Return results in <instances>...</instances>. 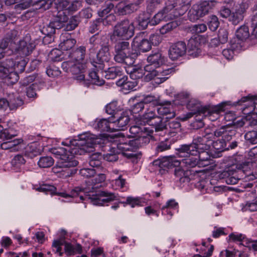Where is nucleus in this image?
<instances>
[{"label": "nucleus", "instance_id": "f257e3e1", "mask_svg": "<svg viewBox=\"0 0 257 257\" xmlns=\"http://www.w3.org/2000/svg\"><path fill=\"white\" fill-rule=\"evenodd\" d=\"M101 143V139L95 135L86 132L79 135L77 139H66L62 142L65 148L59 147L52 149V154L59 159L52 172L58 176L66 178L74 173L70 168L77 165L74 159L75 155H81L92 151L94 145Z\"/></svg>", "mask_w": 257, "mask_h": 257}, {"label": "nucleus", "instance_id": "f03ea898", "mask_svg": "<svg viewBox=\"0 0 257 257\" xmlns=\"http://www.w3.org/2000/svg\"><path fill=\"white\" fill-rule=\"evenodd\" d=\"M102 170H98L93 178L86 181V187H75L69 194L64 192L57 194L68 199L67 201H71L73 199L74 202L79 203L87 199L92 204L97 206L104 205L108 202L116 199L117 196L114 194L98 189L100 186L99 184L104 182L106 179L105 174L101 173Z\"/></svg>", "mask_w": 257, "mask_h": 257}, {"label": "nucleus", "instance_id": "7ed1b4c3", "mask_svg": "<svg viewBox=\"0 0 257 257\" xmlns=\"http://www.w3.org/2000/svg\"><path fill=\"white\" fill-rule=\"evenodd\" d=\"M213 137L211 133L206 132L202 137L194 138L192 144L182 145L179 152V156L184 158L181 160V165L191 167L197 165L199 167L208 166L210 157L206 151L209 149L210 144L207 143Z\"/></svg>", "mask_w": 257, "mask_h": 257}, {"label": "nucleus", "instance_id": "20e7f679", "mask_svg": "<svg viewBox=\"0 0 257 257\" xmlns=\"http://www.w3.org/2000/svg\"><path fill=\"white\" fill-rule=\"evenodd\" d=\"M86 49L80 46L69 55V60L63 62L61 66L66 72L70 71L74 76V78L86 86L90 84L100 86L104 83V80L100 78L98 72L91 71L89 72V79H85L84 72L89 66L85 59Z\"/></svg>", "mask_w": 257, "mask_h": 257}, {"label": "nucleus", "instance_id": "39448f33", "mask_svg": "<svg viewBox=\"0 0 257 257\" xmlns=\"http://www.w3.org/2000/svg\"><path fill=\"white\" fill-rule=\"evenodd\" d=\"M18 35L16 30H12L8 37L4 39L0 44V59L3 58L8 51L19 54L22 57L30 55L34 49L35 45L31 41L30 36L27 35L23 40H20L17 44L16 38Z\"/></svg>", "mask_w": 257, "mask_h": 257}, {"label": "nucleus", "instance_id": "423d86ee", "mask_svg": "<svg viewBox=\"0 0 257 257\" xmlns=\"http://www.w3.org/2000/svg\"><path fill=\"white\" fill-rule=\"evenodd\" d=\"M188 8V2L184 0H168L165 7L153 17L150 23L157 25L162 21L174 20L184 15Z\"/></svg>", "mask_w": 257, "mask_h": 257}, {"label": "nucleus", "instance_id": "0eeeda50", "mask_svg": "<svg viewBox=\"0 0 257 257\" xmlns=\"http://www.w3.org/2000/svg\"><path fill=\"white\" fill-rule=\"evenodd\" d=\"M153 134L150 135L143 134L139 136L138 138L131 140L128 137H125L121 133H119V138L115 141V145L121 151H128L126 154L127 158L139 159L141 154L136 153V150L141 144H146L150 142V137Z\"/></svg>", "mask_w": 257, "mask_h": 257}, {"label": "nucleus", "instance_id": "6e6552de", "mask_svg": "<svg viewBox=\"0 0 257 257\" xmlns=\"http://www.w3.org/2000/svg\"><path fill=\"white\" fill-rule=\"evenodd\" d=\"M81 7L79 1L68 2V1H58L56 3V10L54 12L52 20L57 29L63 27L68 20L67 14L77 11Z\"/></svg>", "mask_w": 257, "mask_h": 257}, {"label": "nucleus", "instance_id": "1a4fd4ad", "mask_svg": "<svg viewBox=\"0 0 257 257\" xmlns=\"http://www.w3.org/2000/svg\"><path fill=\"white\" fill-rule=\"evenodd\" d=\"M211 133L213 137L207 143L212 144L213 148L216 151L222 152L228 150V148H226L227 142L229 141L235 135V131L231 127L226 125L217 129L214 133Z\"/></svg>", "mask_w": 257, "mask_h": 257}, {"label": "nucleus", "instance_id": "9d476101", "mask_svg": "<svg viewBox=\"0 0 257 257\" xmlns=\"http://www.w3.org/2000/svg\"><path fill=\"white\" fill-rule=\"evenodd\" d=\"M16 65L12 59H7L4 62H0V73L4 79L10 80L11 83L17 82L19 76L16 71H23L26 65V61L23 59L17 62Z\"/></svg>", "mask_w": 257, "mask_h": 257}, {"label": "nucleus", "instance_id": "9b49d317", "mask_svg": "<svg viewBox=\"0 0 257 257\" xmlns=\"http://www.w3.org/2000/svg\"><path fill=\"white\" fill-rule=\"evenodd\" d=\"M115 55L114 59L118 63H124L131 65L134 63V59L129 55V43L126 41L117 43L115 46Z\"/></svg>", "mask_w": 257, "mask_h": 257}, {"label": "nucleus", "instance_id": "f8f14e48", "mask_svg": "<svg viewBox=\"0 0 257 257\" xmlns=\"http://www.w3.org/2000/svg\"><path fill=\"white\" fill-rule=\"evenodd\" d=\"M214 1H204L200 4L193 5L188 13V18L192 22H195L200 18L206 15L215 6Z\"/></svg>", "mask_w": 257, "mask_h": 257}, {"label": "nucleus", "instance_id": "ddd939ff", "mask_svg": "<svg viewBox=\"0 0 257 257\" xmlns=\"http://www.w3.org/2000/svg\"><path fill=\"white\" fill-rule=\"evenodd\" d=\"M247 5L242 3L235 7V11L232 13L230 10L226 8H223L220 11V16L222 18H227L234 24L237 25L242 20L244 13L247 9Z\"/></svg>", "mask_w": 257, "mask_h": 257}, {"label": "nucleus", "instance_id": "4468645a", "mask_svg": "<svg viewBox=\"0 0 257 257\" xmlns=\"http://www.w3.org/2000/svg\"><path fill=\"white\" fill-rule=\"evenodd\" d=\"M134 23L128 20L117 23L114 28L113 35L117 37L127 40L134 35Z\"/></svg>", "mask_w": 257, "mask_h": 257}, {"label": "nucleus", "instance_id": "2eb2a0df", "mask_svg": "<svg viewBox=\"0 0 257 257\" xmlns=\"http://www.w3.org/2000/svg\"><path fill=\"white\" fill-rule=\"evenodd\" d=\"M142 118L143 120V122H140L141 124H142L143 123H148L152 119H154V121L151 123V125H153L155 133L163 132L166 128V124L163 122L162 119L160 117L156 116L155 109H147L143 114Z\"/></svg>", "mask_w": 257, "mask_h": 257}, {"label": "nucleus", "instance_id": "dca6fc26", "mask_svg": "<svg viewBox=\"0 0 257 257\" xmlns=\"http://www.w3.org/2000/svg\"><path fill=\"white\" fill-rule=\"evenodd\" d=\"M172 71V69H166L162 70L160 67L153 69L151 72H146V79L148 81L153 79L157 84H160L164 82L169 77V75Z\"/></svg>", "mask_w": 257, "mask_h": 257}, {"label": "nucleus", "instance_id": "f3484780", "mask_svg": "<svg viewBox=\"0 0 257 257\" xmlns=\"http://www.w3.org/2000/svg\"><path fill=\"white\" fill-rule=\"evenodd\" d=\"M204 41L205 38L201 35H197L191 38L188 43L189 55L193 57H197L201 53V44Z\"/></svg>", "mask_w": 257, "mask_h": 257}, {"label": "nucleus", "instance_id": "a211bd4d", "mask_svg": "<svg viewBox=\"0 0 257 257\" xmlns=\"http://www.w3.org/2000/svg\"><path fill=\"white\" fill-rule=\"evenodd\" d=\"M118 138H119V133L113 136V140L111 141V146L109 152L103 155L105 160L108 162L116 161L118 159L117 154L120 153L127 157L126 154L129 153L128 151H121L115 145V141Z\"/></svg>", "mask_w": 257, "mask_h": 257}, {"label": "nucleus", "instance_id": "6ab92c4d", "mask_svg": "<svg viewBox=\"0 0 257 257\" xmlns=\"http://www.w3.org/2000/svg\"><path fill=\"white\" fill-rule=\"evenodd\" d=\"M225 103H221L218 105L211 107H203L200 112L201 115L207 117L211 121H214L219 117L220 112L223 111Z\"/></svg>", "mask_w": 257, "mask_h": 257}, {"label": "nucleus", "instance_id": "aec40b11", "mask_svg": "<svg viewBox=\"0 0 257 257\" xmlns=\"http://www.w3.org/2000/svg\"><path fill=\"white\" fill-rule=\"evenodd\" d=\"M148 64L145 66L146 72L152 71L153 69H157L164 63V59L160 52L152 54L147 58Z\"/></svg>", "mask_w": 257, "mask_h": 257}, {"label": "nucleus", "instance_id": "412c9836", "mask_svg": "<svg viewBox=\"0 0 257 257\" xmlns=\"http://www.w3.org/2000/svg\"><path fill=\"white\" fill-rule=\"evenodd\" d=\"M113 117L108 119H96L93 126L95 129L102 132H113L115 128V123L113 122Z\"/></svg>", "mask_w": 257, "mask_h": 257}, {"label": "nucleus", "instance_id": "4be33fe9", "mask_svg": "<svg viewBox=\"0 0 257 257\" xmlns=\"http://www.w3.org/2000/svg\"><path fill=\"white\" fill-rule=\"evenodd\" d=\"M110 55L109 52V48L107 46H102L100 50L97 54L98 62L92 64L98 71V70H102L104 68V62H107L110 59Z\"/></svg>", "mask_w": 257, "mask_h": 257}, {"label": "nucleus", "instance_id": "5701e85b", "mask_svg": "<svg viewBox=\"0 0 257 257\" xmlns=\"http://www.w3.org/2000/svg\"><path fill=\"white\" fill-rule=\"evenodd\" d=\"M145 33L137 35L134 39L132 45L142 52H147L151 49V44L149 40L145 38Z\"/></svg>", "mask_w": 257, "mask_h": 257}, {"label": "nucleus", "instance_id": "b1692460", "mask_svg": "<svg viewBox=\"0 0 257 257\" xmlns=\"http://www.w3.org/2000/svg\"><path fill=\"white\" fill-rule=\"evenodd\" d=\"M186 51V46L183 42H178L172 45L169 49V57L173 60H177L183 56Z\"/></svg>", "mask_w": 257, "mask_h": 257}, {"label": "nucleus", "instance_id": "393cba45", "mask_svg": "<svg viewBox=\"0 0 257 257\" xmlns=\"http://www.w3.org/2000/svg\"><path fill=\"white\" fill-rule=\"evenodd\" d=\"M180 164H181V160H178L174 157H164L161 159L155 160L153 162L154 166H158L161 168H169Z\"/></svg>", "mask_w": 257, "mask_h": 257}, {"label": "nucleus", "instance_id": "a878e982", "mask_svg": "<svg viewBox=\"0 0 257 257\" xmlns=\"http://www.w3.org/2000/svg\"><path fill=\"white\" fill-rule=\"evenodd\" d=\"M242 45L240 42H236V39L231 41L230 46L228 48L224 49L222 51V55L228 60L231 59L234 55L235 52L241 49Z\"/></svg>", "mask_w": 257, "mask_h": 257}, {"label": "nucleus", "instance_id": "bb28decb", "mask_svg": "<svg viewBox=\"0 0 257 257\" xmlns=\"http://www.w3.org/2000/svg\"><path fill=\"white\" fill-rule=\"evenodd\" d=\"M66 233L65 230L61 229L58 233V238L54 240L52 243L53 251L55 253H58L59 256H62L63 253L62 252L61 246L66 242L64 240Z\"/></svg>", "mask_w": 257, "mask_h": 257}, {"label": "nucleus", "instance_id": "cd10ccee", "mask_svg": "<svg viewBox=\"0 0 257 257\" xmlns=\"http://www.w3.org/2000/svg\"><path fill=\"white\" fill-rule=\"evenodd\" d=\"M160 106L157 109L158 114L161 115H166V119L172 118L175 116L173 105L169 102L159 104Z\"/></svg>", "mask_w": 257, "mask_h": 257}, {"label": "nucleus", "instance_id": "c85d7f7f", "mask_svg": "<svg viewBox=\"0 0 257 257\" xmlns=\"http://www.w3.org/2000/svg\"><path fill=\"white\" fill-rule=\"evenodd\" d=\"M178 208V204L174 199H171L168 201L165 205L162 208V214L166 216V218L169 220L173 215V211L177 210Z\"/></svg>", "mask_w": 257, "mask_h": 257}, {"label": "nucleus", "instance_id": "c756f323", "mask_svg": "<svg viewBox=\"0 0 257 257\" xmlns=\"http://www.w3.org/2000/svg\"><path fill=\"white\" fill-rule=\"evenodd\" d=\"M130 133L131 134L129 137L133 138H138L139 136L143 134L150 135L154 133V130L150 127L141 126L139 125L132 126L130 128Z\"/></svg>", "mask_w": 257, "mask_h": 257}, {"label": "nucleus", "instance_id": "7c9ffc66", "mask_svg": "<svg viewBox=\"0 0 257 257\" xmlns=\"http://www.w3.org/2000/svg\"><path fill=\"white\" fill-rule=\"evenodd\" d=\"M60 40L61 42L59 45V47L62 51L70 50L76 43V40L71 38L70 36L67 34L62 35L60 37Z\"/></svg>", "mask_w": 257, "mask_h": 257}, {"label": "nucleus", "instance_id": "2f4dec72", "mask_svg": "<svg viewBox=\"0 0 257 257\" xmlns=\"http://www.w3.org/2000/svg\"><path fill=\"white\" fill-rule=\"evenodd\" d=\"M220 178L225 179L228 184H235L238 182V179L236 177V172L232 169H228L221 172Z\"/></svg>", "mask_w": 257, "mask_h": 257}, {"label": "nucleus", "instance_id": "473e14b6", "mask_svg": "<svg viewBox=\"0 0 257 257\" xmlns=\"http://www.w3.org/2000/svg\"><path fill=\"white\" fill-rule=\"evenodd\" d=\"M64 251L67 255H72L75 254L82 253V248L79 244H72L69 242H65Z\"/></svg>", "mask_w": 257, "mask_h": 257}, {"label": "nucleus", "instance_id": "72a5a7b5", "mask_svg": "<svg viewBox=\"0 0 257 257\" xmlns=\"http://www.w3.org/2000/svg\"><path fill=\"white\" fill-rule=\"evenodd\" d=\"M8 97L11 110L15 109L23 104V100L18 93L9 94Z\"/></svg>", "mask_w": 257, "mask_h": 257}, {"label": "nucleus", "instance_id": "f704fd0d", "mask_svg": "<svg viewBox=\"0 0 257 257\" xmlns=\"http://www.w3.org/2000/svg\"><path fill=\"white\" fill-rule=\"evenodd\" d=\"M138 5L137 1L135 2V4H130L126 5H124V4L122 3H119L117 6L118 13L119 15H122L130 14L133 12L134 11L136 10V7Z\"/></svg>", "mask_w": 257, "mask_h": 257}, {"label": "nucleus", "instance_id": "c9c22d12", "mask_svg": "<svg viewBox=\"0 0 257 257\" xmlns=\"http://www.w3.org/2000/svg\"><path fill=\"white\" fill-rule=\"evenodd\" d=\"M102 156L100 153H94L90 157L89 165L97 171L98 170H103V167H101V159Z\"/></svg>", "mask_w": 257, "mask_h": 257}, {"label": "nucleus", "instance_id": "e433bc0d", "mask_svg": "<svg viewBox=\"0 0 257 257\" xmlns=\"http://www.w3.org/2000/svg\"><path fill=\"white\" fill-rule=\"evenodd\" d=\"M130 121L129 116L125 113H122L118 118L116 120L113 119V122L115 123L114 131L123 130Z\"/></svg>", "mask_w": 257, "mask_h": 257}, {"label": "nucleus", "instance_id": "4c0bfd02", "mask_svg": "<svg viewBox=\"0 0 257 257\" xmlns=\"http://www.w3.org/2000/svg\"><path fill=\"white\" fill-rule=\"evenodd\" d=\"M42 151V149L40 144L37 142H33L29 144L27 149V153L30 157H33L39 155Z\"/></svg>", "mask_w": 257, "mask_h": 257}, {"label": "nucleus", "instance_id": "58836bf2", "mask_svg": "<svg viewBox=\"0 0 257 257\" xmlns=\"http://www.w3.org/2000/svg\"><path fill=\"white\" fill-rule=\"evenodd\" d=\"M128 69L127 72H129L130 77L133 80L140 79L142 78L144 75L146 76L147 74L145 68L143 69L141 68L131 67Z\"/></svg>", "mask_w": 257, "mask_h": 257}, {"label": "nucleus", "instance_id": "ea45409f", "mask_svg": "<svg viewBox=\"0 0 257 257\" xmlns=\"http://www.w3.org/2000/svg\"><path fill=\"white\" fill-rule=\"evenodd\" d=\"M122 75V70L118 67H112L109 68L105 71V77L108 79H113L117 76H120Z\"/></svg>", "mask_w": 257, "mask_h": 257}, {"label": "nucleus", "instance_id": "a19ab883", "mask_svg": "<svg viewBox=\"0 0 257 257\" xmlns=\"http://www.w3.org/2000/svg\"><path fill=\"white\" fill-rule=\"evenodd\" d=\"M249 33L248 27L246 26H242L236 31V37L237 40H236V42H239V41H243L245 40L249 37Z\"/></svg>", "mask_w": 257, "mask_h": 257}, {"label": "nucleus", "instance_id": "79ce46f5", "mask_svg": "<svg viewBox=\"0 0 257 257\" xmlns=\"http://www.w3.org/2000/svg\"><path fill=\"white\" fill-rule=\"evenodd\" d=\"M186 105L188 109L192 111L198 112L200 115H201L202 113L200 111L203 107L200 108V104L196 99L190 98Z\"/></svg>", "mask_w": 257, "mask_h": 257}, {"label": "nucleus", "instance_id": "37998d69", "mask_svg": "<svg viewBox=\"0 0 257 257\" xmlns=\"http://www.w3.org/2000/svg\"><path fill=\"white\" fill-rule=\"evenodd\" d=\"M44 86L43 83L37 86V82H34L27 88V95L29 98H35L37 97L36 91L41 89Z\"/></svg>", "mask_w": 257, "mask_h": 257}, {"label": "nucleus", "instance_id": "c03bdc74", "mask_svg": "<svg viewBox=\"0 0 257 257\" xmlns=\"http://www.w3.org/2000/svg\"><path fill=\"white\" fill-rule=\"evenodd\" d=\"M175 167H176L175 170V175L180 180L188 175V168H191L187 166H182L181 164Z\"/></svg>", "mask_w": 257, "mask_h": 257}, {"label": "nucleus", "instance_id": "a18cd8bd", "mask_svg": "<svg viewBox=\"0 0 257 257\" xmlns=\"http://www.w3.org/2000/svg\"><path fill=\"white\" fill-rule=\"evenodd\" d=\"M190 98L189 93L187 92H181L176 96V104L187 105Z\"/></svg>", "mask_w": 257, "mask_h": 257}, {"label": "nucleus", "instance_id": "49530a36", "mask_svg": "<svg viewBox=\"0 0 257 257\" xmlns=\"http://www.w3.org/2000/svg\"><path fill=\"white\" fill-rule=\"evenodd\" d=\"M79 24V20L76 16H72L65 23V30L66 31H72L75 29Z\"/></svg>", "mask_w": 257, "mask_h": 257}, {"label": "nucleus", "instance_id": "de8ad7c7", "mask_svg": "<svg viewBox=\"0 0 257 257\" xmlns=\"http://www.w3.org/2000/svg\"><path fill=\"white\" fill-rule=\"evenodd\" d=\"M151 21L149 20L148 15L146 14H141L137 20V22L138 24L139 28L140 29H146L149 23H150L151 25H153L150 22Z\"/></svg>", "mask_w": 257, "mask_h": 257}, {"label": "nucleus", "instance_id": "09e8293b", "mask_svg": "<svg viewBox=\"0 0 257 257\" xmlns=\"http://www.w3.org/2000/svg\"><path fill=\"white\" fill-rule=\"evenodd\" d=\"M250 101V103L252 104L251 107L252 111H254L255 113H257V96L248 95L247 96L242 97L240 100L238 101L239 104H241L242 102L246 101Z\"/></svg>", "mask_w": 257, "mask_h": 257}, {"label": "nucleus", "instance_id": "8fccbe9b", "mask_svg": "<svg viewBox=\"0 0 257 257\" xmlns=\"http://www.w3.org/2000/svg\"><path fill=\"white\" fill-rule=\"evenodd\" d=\"M54 164V160L49 156L42 157L38 162V165L40 168H49Z\"/></svg>", "mask_w": 257, "mask_h": 257}, {"label": "nucleus", "instance_id": "3c124183", "mask_svg": "<svg viewBox=\"0 0 257 257\" xmlns=\"http://www.w3.org/2000/svg\"><path fill=\"white\" fill-rule=\"evenodd\" d=\"M18 4L15 6V8L18 10H25L37 4L36 2H33L32 0H16Z\"/></svg>", "mask_w": 257, "mask_h": 257}, {"label": "nucleus", "instance_id": "603ef678", "mask_svg": "<svg viewBox=\"0 0 257 257\" xmlns=\"http://www.w3.org/2000/svg\"><path fill=\"white\" fill-rule=\"evenodd\" d=\"M56 29H57V28L52 21L48 25L43 27L41 30V32L46 36H51L55 33Z\"/></svg>", "mask_w": 257, "mask_h": 257}, {"label": "nucleus", "instance_id": "864d4df0", "mask_svg": "<svg viewBox=\"0 0 257 257\" xmlns=\"http://www.w3.org/2000/svg\"><path fill=\"white\" fill-rule=\"evenodd\" d=\"M143 103H152L154 105H158L160 104V96L157 95H148L144 97L142 101Z\"/></svg>", "mask_w": 257, "mask_h": 257}, {"label": "nucleus", "instance_id": "5fc2aeb1", "mask_svg": "<svg viewBox=\"0 0 257 257\" xmlns=\"http://www.w3.org/2000/svg\"><path fill=\"white\" fill-rule=\"evenodd\" d=\"M35 189L38 191L43 192L47 194H53L55 193L56 188L51 185L43 184L40 187L36 188Z\"/></svg>", "mask_w": 257, "mask_h": 257}, {"label": "nucleus", "instance_id": "6e6d98bb", "mask_svg": "<svg viewBox=\"0 0 257 257\" xmlns=\"http://www.w3.org/2000/svg\"><path fill=\"white\" fill-rule=\"evenodd\" d=\"M33 82H37V86L40 85V83H43L44 84V82L43 80H40L39 78H37L36 76L33 75H30L24 78L22 82V84L23 86H26Z\"/></svg>", "mask_w": 257, "mask_h": 257}, {"label": "nucleus", "instance_id": "4d7b16f0", "mask_svg": "<svg viewBox=\"0 0 257 257\" xmlns=\"http://www.w3.org/2000/svg\"><path fill=\"white\" fill-rule=\"evenodd\" d=\"M62 52L58 49H53L49 54V59L53 61H59L62 60Z\"/></svg>", "mask_w": 257, "mask_h": 257}, {"label": "nucleus", "instance_id": "13d9d810", "mask_svg": "<svg viewBox=\"0 0 257 257\" xmlns=\"http://www.w3.org/2000/svg\"><path fill=\"white\" fill-rule=\"evenodd\" d=\"M98 172L94 168H83L80 170V174L85 178L93 177L94 175Z\"/></svg>", "mask_w": 257, "mask_h": 257}, {"label": "nucleus", "instance_id": "bf43d9fd", "mask_svg": "<svg viewBox=\"0 0 257 257\" xmlns=\"http://www.w3.org/2000/svg\"><path fill=\"white\" fill-rule=\"evenodd\" d=\"M219 23L218 18L215 16H211L208 22L209 29L212 31H215L218 27Z\"/></svg>", "mask_w": 257, "mask_h": 257}, {"label": "nucleus", "instance_id": "052dcab7", "mask_svg": "<svg viewBox=\"0 0 257 257\" xmlns=\"http://www.w3.org/2000/svg\"><path fill=\"white\" fill-rule=\"evenodd\" d=\"M25 163V160L23 156L21 155L15 156L12 160V164L16 169L19 168L21 165Z\"/></svg>", "mask_w": 257, "mask_h": 257}, {"label": "nucleus", "instance_id": "680f3d73", "mask_svg": "<svg viewBox=\"0 0 257 257\" xmlns=\"http://www.w3.org/2000/svg\"><path fill=\"white\" fill-rule=\"evenodd\" d=\"M207 30V26L204 24L194 25L190 27V31L192 33L199 34L205 32Z\"/></svg>", "mask_w": 257, "mask_h": 257}, {"label": "nucleus", "instance_id": "e2e57ef3", "mask_svg": "<svg viewBox=\"0 0 257 257\" xmlns=\"http://www.w3.org/2000/svg\"><path fill=\"white\" fill-rule=\"evenodd\" d=\"M245 139L251 144L257 143V132L255 131H249L244 136Z\"/></svg>", "mask_w": 257, "mask_h": 257}, {"label": "nucleus", "instance_id": "0e129e2a", "mask_svg": "<svg viewBox=\"0 0 257 257\" xmlns=\"http://www.w3.org/2000/svg\"><path fill=\"white\" fill-rule=\"evenodd\" d=\"M46 73L49 77L55 78L60 75L61 71L58 68L52 66L47 68L46 70Z\"/></svg>", "mask_w": 257, "mask_h": 257}, {"label": "nucleus", "instance_id": "69168bd1", "mask_svg": "<svg viewBox=\"0 0 257 257\" xmlns=\"http://www.w3.org/2000/svg\"><path fill=\"white\" fill-rule=\"evenodd\" d=\"M106 112L110 115H114L117 111L116 102H111L108 104L105 107Z\"/></svg>", "mask_w": 257, "mask_h": 257}, {"label": "nucleus", "instance_id": "338daca9", "mask_svg": "<svg viewBox=\"0 0 257 257\" xmlns=\"http://www.w3.org/2000/svg\"><path fill=\"white\" fill-rule=\"evenodd\" d=\"M143 202L142 199L139 197H127L126 198V203L132 207L141 205Z\"/></svg>", "mask_w": 257, "mask_h": 257}, {"label": "nucleus", "instance_id": "774afa93", "mask_svg": "<svg viewBox=\"0 0 257 257\" xmlns=\"http://www.w3.org/2000/svg\"><path fill=\"white\" fill-rule=\"evenodd\" d=\"M244 238V235L237 232L232 233L228 236V240L229 241H240Z\"/></svg>", "mask_w": 257, "mask_h": 257}]
</instances>
